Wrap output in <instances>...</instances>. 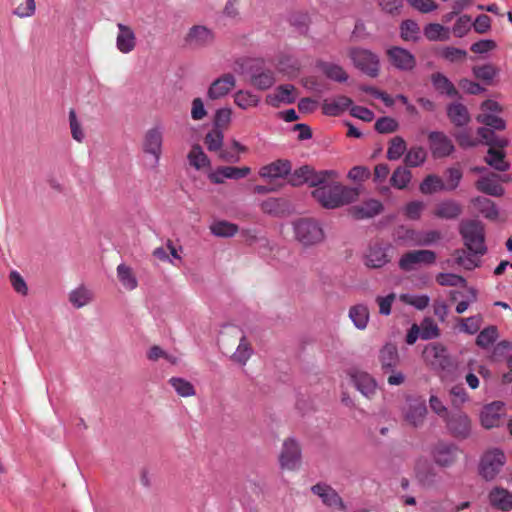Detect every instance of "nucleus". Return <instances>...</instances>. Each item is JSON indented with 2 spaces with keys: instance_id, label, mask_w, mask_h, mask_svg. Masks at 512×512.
Here are the masks:
<instances>
[{
  "instance_id": "nucleus-1",
  "label": "nucleus",
  "mask_w": 512,
  "mask_h": 512,
  "mask_svg": "<svg viewBox=\"0 0 512 512\" xmlns=\"http://www.w3.org/2000/svg\"><path fill=\"white\" fill-rule=\"evenodd\" d=\"M459 233L466 249L453 252L455 263L466 270H472L480 265L479 257L487 252L484 224L478 220H463L459 225Z\"/></svg>"
},
{
  "instance_id": "nucleus-2",
  "label": "nucleus",
  "mask_w": 512,
  "mask_h": 512,
  "mask_svg": "<svg viewBox=\"0 0 512 512\" xmlns=\"http://www.w3.org/2000/svg\"><path fill=\"white\" fill-rule=\"evenodd\" d=\"M332 176L312 191L314 199L326 209H334L355 201L359 196L356 188L347 187L337 182Z\"/></svg>"
},
{
  "instance_id": "nucleus-3",
  "label": "nucleus",
  "mask_w": 512,
  "mask_h": 512,
  "mask_svg": "<svg viewBox=\"0 0 512 512\" xmlns=\"http://www.w3.org/2000/svg\"><path fill=\"white\" fill-rule=\"evenodd\" d=\"M295 239L303 247H312L325 239L324 230L319 221L313 218H300L293 223Z\"/></svg>"
},
{
  "instance_id": "nucleus-4",
  "label": "nucleus",
  "mask_w": 512,
  "mask_h": 512,
  "mask_svg": "<svg viewBox=\"0 0 512 512\" xmlns=\"http://www.w3.org/2000/svg\"><path fill=\"white\" fill-rule=\"evenodd\" d=\"M505 463L506 457L502 450L498 448L489 449L480 459L479 474L486 481H491L501 472Z\"/></svg>"
},
{
  "instance_id": "nucleus-5",
  "label": "nucleus",
  "mask_w": 512,
  "mask_h": 512,
  "mask_svg": "<svg viewBox=\"0 0 512 512\" xmlns=\"http://www.w3.org/2000/svg\"><path fill=\"white\" fill-rule=\"evenodd\" d=\"M427 412L425 399L414 396L407 397L406 406L402 409L405 423L413 428H420L424 425Z\"/></svg>"
},
{
  "instance_id": "nucleus-6",
  "label": "nucleus",
  "mask_w": 512,
  "mask_h": 512,
  "mask_svg": "<svg viewBox=\"0 0 512 512\" xmlns=\"http://www.w3.org/2000/svg\"><path fill=\"white\" fill-rule=\"evenodd\" d=\"M436 253L431 250H412L404 253L399 259V268L411 272L422 265H432L436 261Z\"/></svg>"
},
{
  "instance_id": "nucleus-7",
  "label": "nucleus",
  "mask_w": 512,
  "mask_h": 512,
  "mask_svg": "<svg viewBox=\"0 0 512 512\" xmlns=\"http://www.w3.org/2000/svg\"><path fill=\"white\" fill-rule=\"evenodd\" d=\"M425 362L435 370L446 371L453 367V362L447 353V349L440 343H432L423 351Z\"/></svg>"
},
{
  "instance_id": "nucleus-8",
  "label": "nucleus",
  "mask_w": 512,
  "mask_h": 512,
  "mask_svg": "<svg viewBox=\"0 0 512 512\" xmlns=\"http://www.w3.org/2000/svg\"><path fill=\"white\" fill-rule=\"evenodd\" d=\"M350 58L354 65L370 77H376L379 73V58L367 49L353 48L350 50Z\"/></svg>"
},
{
  "instance_id": "nucleus-9",
  "label": "nucleus",
  "mask_w": 512,
  "mask_h": 512,
  "mask_svg": "<svg viewBox=\"0 0 512 512\" xmlns=\"http://www.w3.org/2000/svg\"><path fill=\"white\" fill-rule=\"evenodd\" d=\"M301 456V447L299 443L293 438L286 439L283 442L279 455L281 468L290 471L297 470L301 465Z\"/></svg>"
},
{
  "instance_id": "nucleus-10",
  "label": "nucleus",
  "mask_w": 512,
  "mask_h": 512,
  "mask_svg": "<svg viewBox=\"0 0 512 512\" xmlns=\"http://www.w3.org/2000/svg\"><path fill=\"white\" fill-rule=\"evenodd\" d=\"M215 39L214 32L206 26H192L184 37L185 45L192 49L210 46Z\"/></svg>"
},
{
  "instance_id": "nucleus-11",
  "label": "nucleus",
  "mask_w": 512,
  "mask_h": 512,
  "mask_svg": "<svg viewBox=\"0 0 512 512\" xmlns=\"http://www.w3.org/2000/svg\"><path fill=\"white\" fill-rule=\"evenodd\" d=\"M163 145V130L156 126L150 128L144 134L142 142V150L146 154H150L154 157L155 163L157 164L161 158Z\"/></svg>"
},
{
  "instance_id": "nucleus-12",
  "label": "nucleus",
  "mask_w": 512,
  "mask_h": 512,
  "mask_svg": "<svg viewBox=\"0 0 512 512\" xmlns=\"http://www.w3.org/2000/svg\"><path fill=\"white\" fill-rule=\"evenodd\" d=\"M387 57L390 63L402 71H411L416 66V59L408 50L394 46L387 50Z\"/></svg>"
},
{
  "instance_id": "nucleus-13",
  "label": "nucleus",
  "mask_w": 512,
  "mask_h": 512,
  "mask_svg": "<svg viewBox=\"0 0 512 512\" xmlns=\"http://www.w3.org/2000/svg\"><path fill=\"white\" fill-rule=\"evenodd\" d=\"M445 421L447 428L454 437L460 439L469 437L471 433V420L466 414L462 412L451 413Z\"/></svg>"
},
{
  "instance_id": "nucleus-14",
  "label": "nucleus",
  "mask_w": 512,
  "mask_h": 512,
  "mask_svg": "<svg viewBox=\"0 0 512 512\" xmlns=\"http://www.w3.org/2000/svg\"><path fill=\"white\" fill-rule=\"evenodd\" d=\"M428 140L431 152L435 158L447 157L454 151V145L451 139L443 132H430Z\"/></svg>"
},
{
  "instance_id": "nucleus-15",
  "label": "nucleus",
  "mask_w": 512,
  "mask_h": 512,
  "mask_svg": "<svg viewBox=\"0 0 512 512\" xmlns=\"http://www.w3.org/2000/svg\"><path fill=\"white\" fill-rule=\"evenodd\" d=\"M294 173L302 179L303 183H307L311 187H316L317 185L323 184L332 176H337V172L333 170L315 171L308 165L296 169Z\"/></svg>"
},
{
  "instance_id": "nucleus-16",
  "label": "nucleus",
  "mask_w": 512,
  "mask_h": 512,
  "mask_svg": "<svg viewBox=\"0 0 512 512\" xmlns=\"http://www.w3.org/2000/svg\"><path fill=\"white\" fill-rule=\"evenodd\" d=\"M499 180L507 181L506 178H502L498 174L490 173L489 175L479 178L475 183V187L478 191L484 194L494 197H501L505 190L499 183Z\"/></svg>"
},
{
  "instance_id": "nucleus-17",
  "label": "nucleus",
  "mask_w": 512,
  "mask_h": 512,
  "mask_svg": "<svg viewBox=\"0 0 512 512\" xmlns=\"http://www.w3.org/2000/svg\"><path fill=\"white\" fill-rule=\"evenodd\" d=\"M236 85V79L233 74L226 73L214 80L207 92V96L211 100H216L227 95Z\"/></svg>"
},
{
  "instance_id": "nucleus-18",
  "label": "nucleus",
  "mask_w": 512,
  "mask_h": 512,
  "mask_svg": "<svg viewBox=\"0 0 512 512\" xmlns=\"http://www.w3.org/2000/svg\"><path fill=\"white\" fill-rule=\"evenodd\" d=\"M251 169L249 167H233L221 166L209 175L211 182L215 184L224 183L225 179H241L249 175Z\"/></svg>"
},
{
  "instance_id": "nucleus-19",
  "label": "nucleus",
  "mask_w": 512,
  "mask_h": 512,
  "mask_svg": "<svg viewBox=\"0 0 512 512\" xmlns=\"http://www.w3.org/2000/svg\"><path fill=\"white\" fill-rule=\"evenodd\" d=\"M504 414V405L502 402H493L486 405L480 415L481 424L486 429L498 427Z\"/></svg>"
},
{
  "instance_id": "nucleus-20",
  "label": "nucleus",
  "mask_w": 512,
  "mask_h": 512,
  "mask_svg": "<svg viewBox=\"0 0 512 512\" xmlns=\"http://www.w3.org/2000/svg\"><path fill=\"white\" fill-rule=\"evenodd\" d=\"M311 490L315 495L322 499L325 505L333 509H345L342 498L332 487L325 484H316L311 488Z\"/></svg>"
},
{
  "instance_id": "nucleus-21",
  "label": "nucleus",
  "mask_w": 512,
  "mask_h": 512,
  "mask_svg": "<svg viewBox=\"0 0 512 512\" xmlns=\"http://www.w3.org/2000/svg\"><path fill=\"white\" fill-rule=\"evenodd\" d=\"M295 100V87L290 84L280 85L272 94L266 97L267 104L273 107H279L281 103L291 104Z\"/></svg>"
},
{
  "instance_id": "nucleus-22",
  "label": "nucleus",
  "mask_w": 512,
  "mask_h": 512,
  "mask_svg": "<svg viewBox=\"0 0 512 512\" xmlns=\"http://www.w3.org/2000/svg\"><path fill=\"white\" fill-rule=\"evenodd\" d=\"M119 32L116 38L117 49L124 54H128L136 47V36L131 27L118 23Z\"/></svg>"
},
{
  "instance_id": "nucleus-23",
  "label": "nucleus",
  "mask_w": 512,
  "mask_h": 512,
  "mask_svg": "<svg viewBox=\"0 0 512 512\" xmlns=\"http://www.w3.org/2000/svg\"><path fill=\"white\" fill-rule=\"evenodd\" d=\"M490 505L501 511L512 510V493L503 487H494L488 495Z\"/></svg>"
},
{
  "instance_id": "nucleus-24",
  "label": "nucleus",
  "mask_w": 512,
  "mask_h": 512,
  "mask_svg": "<svg viewBox=\"0 0 512 512\" xmlns=\"http://www.w3.org/2000/svg\"><path fill=\"white\" fill-rule=\"evenodd\" d=\"M388 247L375 244L369 247L365 255V265L369 268H381L390 262L387 254Z\"/></svg>"
},
{
  "instance_id": "nucleus-25",
  "label": "nucleus",
  "mask_w": 512,
  "mask_h": 512,
  "mask_svg": "<svg viewBox=\"0 0 512 512\" xmlns=\"http://www.w3.org/2000/svg\"><path fill=\"white\" fill-rule=\"evenodd\" d=\"M351 98L339 95L332 99H325L322 103L323 114L327 116H339L352 105Z\"/></svg>"
},
{
  "instance_id": "nucleus-26",
  "label": "nucleus",
  "mask_w": 512,
  "mask_h": 512,
  "mask_svg": "<svg viewBox=\"0 0 512 512\" xmlns=\"http://www.w3.org/2000/svg\"><path fill=\"white\" fill-rule=\"evenodd\" d=\"M379 362L384 374L393 372L399 364V355L394 344L388 343L379 352Z\"/></svg>"
},
{
  "instance_id": "nucleus-27",
  "label": "nucleus",
  "mask_w": 512,
  "mask_h": 512,
  "mask_svg": "<svg viewBox=\"0 0 512 512\" xmlns=\"http://www.w3.org/2000/svg\"><path fill=\"white\" fill-rule=\"evenodd\" d=\"M382 209L383 206L378 200L370 199L351 207L349 211L355 219H367L378 215Z\"/></svg>"
},
{
  "instance_id": "nucleus-28",
  "label": "nucleus",
  "mask_w": 512,
  "mask_h": 512,
  "mask_svg": "<svg viewBox=\"0 0 512 512\" xmlns=\"http://www.w3.org/2000/svg\"><path fill=\"white\" fill-rule=\"evenodd\" d=\"M435 462L440 466H450L457 458V448L453 445L438 443L433 450Z\"/></svg>"
},
{
  "instance_id": "nucleus-29",
  "label": "nucleus",
  "mask_w": 512,
  "mask_h": 512,
  "mask_svg": "<svg viewBox=\"0 0 512 512\" xmlns=\"http://www.w3.org/2000/svg\"><path fill=\"white\" fill-rule=\"evenodd\" d=\"M291 171V163L287 160H277L268 165L263 166L259 175L262 178H282L287 176Z\"/></svg>"
},
{
  "instance_id": "nucleus-30",
  "label": "nucleus",
  "mask_w": 512,
  "mask_h": 512,
  "mask_svg": "<svg viewBox=\"0 0 512 512\" xmlns=\"http://www.w3.org/2000/svg\"><path fill=\"white\" fill-rule=\"evenodd\" d=\"M353 382L357 390L365 397L371 399L377 392V384L375 379L365 372H358L353 375Z\"/></svg>"
},
{
  "instance_id": "nucleus-31",
  "label": "nucleus",
  "mask_w": 512,
  "mask_h": 512,
  "mask_svg": "<svg viewBox=\"0 0 512 512\" xmlns=\"http://www.w3.org/2000/svg\"><path fill=\"white\" fill-rule=\"evenodd\" d=\"M463 212L461 204L455 200H445L438 203L434 209V215L441 219L453 220Z\"/></svg>"
},
{
  "instance_id": "nucleus-32",
  "label": "nucleus",
  "mask_w": 512,
  "mask_h": 512,
  "mask_svg": "<svg viewBox=\"0 0 512 512\" xmlns=\"http://www.w3.org/2000/svg\"><path fill=\"white\" fill-rule=\"evenodd\" d=\"M447 116L458 127L467 125L470 121L468 109L462 103H451L447 107Z\"/></svg>"
},
{
  "instance_id": "nucleus-33",
  "label": "nucleus",
  "mask_w": 512,
  "mask_h": 512,
  "mask_svg": "<svg viewBox=\"0 0 512 512\" xmlns=\"http://www.w3.org/2000/svg\"><path fill=\"white\" fill-rule=\"evenodd\" d=\"M94 294L87 287L81 285L69 293V302L77 309L82 308L93 301Z\"/></svg>"
},
{
  "instance_id": "nucleus-34",
  "label": "nucleus",
  "mask_w": 512,
  "mask_h": 512,
  "mask_svg": "<svg viewBox=\"0 0 512 512\" xmlns=\"http://www.w3.org/2000/svg\"><path fill=\"white\" fill-rule=\"evenodd\" d=\"M485 162L500 172H505L510 167L509 163L505 160L504 150H499L495 147H489L487 156L485 157Z\"/></svg>"
},
{
  "instance_id": "nucleus-35",
  "label": "nucleus",
  "mask_w": 512,
  "mask_h": 512,
  "mask_svg": "<svg viewBox=\"0 0 512 512\" xmlns=\"http://www.w3.org/2000/svg\"><path fill=\"white\" fill-rule=\"evenodd\" d=\"M349 318L356 328L364 330L369 321V310L366 305L357 304L349 309Z\"/></svg>"
},
{
  "instance_id": "nucleus-36",
  "label": "nucleus",
  "mask_w": 512,
  "mask_h": 512,
  "mask_svg": "<svg viewBox=\"0 0 512 512\" xmlns=\"http://www.w3.org/2000/svg\"><path fill=\"white\" fill-rule=\"evenodd\" d=\"M472 203L485 218L489 220H496L498 218L499 212L492 200L478 196L472 200Z\"/></svg>"
},
{
  "instance_id": "nucleus-37",
  "label": "nucleus",
  "mask_w": 512,
  "mask_h": 512,
  "mask_svg": "<svg viewBox=\"0 0 512 512\" xmlns=\"http://www.w3.org/2000/svg\"><path fill=\"white\" fill-rule=\"evenodd\" d=\"M431 81L435 89L440 93H445L450 97H455L458 95V91L454 84L442 73H434L431 76Z\"/></svg>"
},
{
  "instance_id": "nucleus-38",
  "label": "nucleus",
  "mask_w": 512,
  "mask_h": 512,
  "mask_svg": "<svg viewBox=\"0 0 512 512\" xmlns=\"http://www.w3.org/2000/svg\"><path fill=\"white\" fill-rule=\"evenodd\" d=\"M427 158L426 150L421 146L411 147L404 157V164L408 168L421 166Z\"/></svg>"
},
{
  "instance_id": "nucleus-39",
  "label": "nucleus",
  "mask_w": 512,
  "mask_h": 512,
  "mask_svg": "<svg viewBox=\"0 0 512 512\" xmlns=\"http://www.w3.org/2000/svg\"><path fill=\"white\" fill-rule=\"evenodd\" d=\"M412 179V173L406 166L397 167L390 178L393 187L403 190L407 188Z\"/></svg>"
},
{
  "instance_id": "nucleus-40",
  "label": "nucleus",
  "mask_w": 512,
  "mask_h": 512,
  "mask_svg": "<svg viewBox=\"0 0 512 512\" xmlns=\"http://www.w3.org/2000/svg\"><path fill=\"white\" fill-rule=\"evenodd\" d=\"M189 164L197 170L203 169L210 165V160L204 153L200 145L195 144L187 155Z\"/></svg>"
},
{
  "instance_id": "nucleus-41",
  "label": "nucleus",
  "mask_w": 512,
  "mask_h": 512,
  "mask_svg": "<svg viewBox=\"0 0 512 512\" xmlns=\"http://www.w3.org/2000/svg\"><path fill=\"white\" fill-rule=\"evenodd\" d=\"M425 37L430 41H448L450 30L438 23H430L424 29Z\"/></svg>"
},
{
  "instance_id": "nucleus-42",
  "label": "nucleus",
  "mask_w": 512,
  "mask_h": 512,
  "mask_svg": "<svg viewBox=\"0 0 512 512\" xmlns=\"http://www.w3.org/2000/svg\"><path fill=\"white\" fill-rule=\"evenodd\" d=\"M117 277L126 290H134L138 285V281L132 269L125 264H119L117 266Z\"/></svg>"
},
{
  "instance_id": "nucleus-43",
  "label": "nucleus",
  "mask_w": 512,
  "mask_h": 512,
  "mask_svg": "<svg viewBox=\"0 0 512 512\" xmlns=\"http://www.w3.org/2000/svg\"><path fill=\"white\" fill-rule=\"evenodd\" d=\"M275 83V74L271 70H263L251 76V84L260 90H266Z\"/></svg>"
},
{
  "instance_id": "nucleus-44",
  "label": "nucleus",
  "mask_w": 512,
  "mask_h": 512,
  "mask_svg": "<svg viewBox=\"0 0 512 512\" xmlns=\"http://www.w3.org/2000/svg\"><path fill=\"white\" fill-rule=\"evenodd\" d=\"M168 382L181 397H192L196 394L193 384L184 378L171 377Z\"/></svg>"
},
{
  "instance_id": "nucleus-45",
  "label": "nucleus",
  "mask_w": 512,
  "mask_h": 512,
  "mask_svg": "<svg viewBox=\"0 0 512 512\" xmlns=\"http://www.w3.org/2000/svg\"><path fill=\"white\" fill-rule=\"evenodd\" d=\"M419 189L421 193L429 195L444 190L445 184L439 176L430 174L421 182Z\"/></svg>"
},
{
  "instance_id": "nucleus-46",
  "label": "nucleus",
  "mask_w": 512,
  "mask_h": 512,
  "mask_svg": "<svg viewBox=\"0 0 512 512\" xmlns=\"http://www.w3.org/2000/svg\"><path fill=\"white\" fill-rule=\"evenodd\" d=\"M252 355V348L244 335L241 336L239 344L231 359L240 364L245 365Z\"/></svg>"
},
{
  "instance_id": "nucleus-47",
  "label": "nucleus",
  "mask_w": 512,
  "mask_h": 512,
  "mask_svg": "<svg viewBox=\"0 0 512 512\" xmlns=\"http://www.w3.org/2000/svg\"><path fill=\"white\" fill-rule=\"evenodd\" d=\"M320 68L326 77L336 82H345L348 79L346 71L337 64L323 62Z\"/></svg>"
},
{
  "instance_id": "nucleus-48",
  "label": "nucleus",
  "mask_w": 512,
  "mask_h": 512,
  "mask_svg": "<svg viewBox=\"0 0 512 512\" xmlns=\"http://www.w3.org/2000/svg\"><path fill=\"white\" fill-rule=\"evenodd\" d=\"M13 14L19 18H28L35 14V0H12Z\"/></svg>"
},
{
  "instance_id": "nucleus-49",
  "label": "nucleus",
  "mask_w": 512,
  "mask_h": 512,
  "mask_svg": "<svg viewBox=\"0 0 512 512\" xmlns=\"http://www.w3.org/2000/svg\"><path fill=\"white\" fill-rule=\"evenodd\" d=\"M406 142L401 136H395L389 141L387 149V158L389 160H398L406 151Z\"/></svg>"
},
{
  "instance_id": "nucleus-50",
  "label": "nucleus",
  "mask_w": 512,
  "mask_h": 512,
  "mask_svg": "<svg viewBox=\"0 0 512 512\" xmlns=\"http://www.w3.org/2000/svg\"><path fill=\"white\" fill-rule=\"evenodd\" d=\"M211 232L218 237H231L238 231L236 224L227 221H217L210 226Z\"/></svg>"
},
{
  "instance_id": "nucleus-51",
  "label": "nucleus",
  "mask_w": 512,
  "mask_h": 512,
  "mask_svg": "<svg viewBox=\"0 0 512 512\" xmlns=\"http://www.w3.org/2000/svg\"><path fill=\"white\" fill-rule=\"evenodd\" d=\"M224 135L220 129H212L205 138L204 143L211 152H219L222 149Z\"/></svg>"
},
{
  "instance_id": "nucleus-52",
  "label": "nucleus",
  "mask_w": 512,
  "mask_h": 512,
  "mask_svg": "<svg viewBox=\"0 0 512 512\" xmlns=\"http://www.w3.org/2000/svg\"><path fill=\"white\" fill-rule=\"evenodd\" d=\"M498 338V329L496 326H488L483 329L476 338V344L481 348H487Z\"/></svg>"
},
{
  "instance_id": "nucleus-53",
  "label": "nucleus",
  "mask_w": 512,
  "mask_h": 512,
  "mask_svg": "<svg viewBox=\"0 0 512 512\" xmlns=\"http://www.w3.org/2000/svg\"><path fill=\"white\" fill-rule=\"evenodd\" d=\"M234 102L241 109H249L258 105L259 98L250 92L240 90L235 93Z\"/></svg>"
},
{
  "instance_id": "nucleus-54",
  "label": "nucleus",
  "mask_w": 512,
  "mask_h": 512,
  "mask_svg": "<svg viewBox=\"0 0 512 512\" xmlns=\"http://www.w3.org/2000/svg\"><path fill=\"white\" fill-rule=\"evenodd\" d=\"M420 338L430 340L440 335V330L432 318H425L420 324Z\"/></svg>"
},
{
  "instance_id": "nucleus-55",
  "label": "nucleus",
  "mask_w": 512,
  "mask_h": 512,
  "mask_svg": "<svg viewBox=\"0 0 512 512\" xmlns=\"http://www.w3.org/2000/svg\"><path fill=\"white\" fill-rule=\"evenodd\" d=\"M436 282L441 286H462L466 285V280L460 275L453 273H439L436 276Z\"/></svg>"
},
{
  "instance_id": "nucleus-56",
  "label": "nucleus",
  "mask_w": 512,
  "mask_h": 512,
  "mask_svg": "<svg viewBox=\"0 0 512 512\" xmlns=\"http://www.w3.org/2000/svg\"><path fill=\"white\" fill-rule=\"evenodd\" d=\"M476 119L478 122L488 127H491L495 130H504L506 127L505 121L502 118L493 114L482 113L479 114Z\"/></svg>"
},
{
  "instance_id": "nucleus-57",
  "label": "nucleus",
  "mask_w": 512,
  "mask_h": 512,
  "mask_svg": "<svg viewBox=\"0 0 512 512\" xmlns=\"http://www.w3.org/2000/svg\"><path fill=\"white\" fill-rule=\"evenodd\" d=\"M420 32V28L418 24L412 20H406L401 24V37L405 41L416 40L418 38V34Z\"/></svg>"
},
{
  "instance_id": "nucleus-58",
  "label": "nucleus",
  "mask_w": 512,
  "mask_h": 512,
  "mask_svg": "<svg viewBox=\"0 0 512 512\" xmlns=\"http://www.w3.org/2000/svg\"><path fill=\"white\" fill-rule=\"evenodd\" d=\"M9 281L14 291L22 296L28 294V286L18 271H11L9 274Z\"/></svg>"
},
{
  "instance_id": "nucleus-59",
  "label": "nucleus",
  "mask_w": 512,
  "mask_h": 512,
  "mask_svg": "<svg viewBox=\"0 0 512 512\" xmlns=\"http://www.w3.org/2000/svg\"><path fill=\"white\" fill-rule=\"evenodd\" d=\"M441 56L449 62H462L467 57V52L455 47H445L441 51Z\"/></svg>"
},
{
  "instance_id": "nucleus-60",
  "label": "nucleus",
  "mask_w": 512,
  "mask_h": 512,
  "mask_svg": "<svg viewBox=\"0 0 512 512\" xmlns=\"http://www.w3.org/2000/svg\"><path fill=\"white\" fill-rule=\"evenodd\" d=\"M446 174H447V184L445 185L444 190H449V191L455 190L458 187V185L463 177V173H462L461 169L458 167H450L446 170Z\"/></svg>"
},
{
  "instance_id": "nucleus-61",
  "label": "nucleus",
  "mask_w": 512,
  "mask_h": 512,
  "mask_svg": "<svg viewBox=\"0 0 512 512\" xmlns=\"http://www.w3.org/2000/svg\"><path fill=\"white\" fill-rule=\"evenodd\" d=\"M471 28V17L468 15H462L460 16L456 23L453 26V34L456 37H463L465 36Z\"/></svg>"
},
{
  "instance_id": "nucleus-62",
  "label": "nucleus",
  "mask_w": 512,
  "mask_h": 512,
  "mask_svg": "<svg viewBox=\"0 0 512 512\" xmlns=\"http://www.w3.org/2000/svg\"><path fill=\"white\" fill-rule=\"evenodd\" d=\"M398 128V122L391 117H382L375 123V130L379 133H392Z\"/></svg>"
},
{
  "instance_id": "nucleus-63",
  "label": "nucleus",
  "mask_w": 512,
  "mask_h": 512,
  "mask_svg": "<svg viewBox=\"0 0 512 512\" xmlns=\"http://www.w3.org/2000/svg\"><path fill=\"white\" fill-rule=\"evenodd\" d=\"M482 317L480 315L461 319V330L468 334H475L481 326Z\"/></svg>"
},
{
  "instance_id": "nucleus-64",
  "label": "nucleus",
  "mask_w": 512,
  "mask_h": 512,
  "mask_svg": "<svg viewBox=\"0 0 512 512\" xmlns=\"http://www.w3.org/2000/svg\"><path fill=\"white\" fill-rule=\"evenodd\" d=\"M425 205L422 201H411L406 204L404 214L408 219L418 220L421 217Z\"/></svg>"
}]
</instances>
